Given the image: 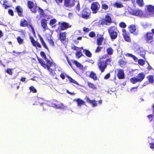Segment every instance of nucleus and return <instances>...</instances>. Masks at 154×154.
<instances>
[{
  "instance_id": "f257e3e1",
  "label": "nucleus",
  "mask_w": 154,
  "mask_h": 154,
  "mask_svg": "<svg viewBox=\"0 0 154 154\" xmlns=\"http://www.w3.org/2000/svg\"><path fill=\"white\" fill-rule=\"evenodd\" d=\"M27 6L32 13H36L37 8H38V12L40 15L42 17L45 16V14L43 10L40 7H38L37 4L36 3L34 4L32 1H28L27 2Z\"/></svg>"
},
{
  "instance_id": "f03ea898",
  "label": "nucleus",
  "mask_w": 154,
  "mask_h": 154,
  "mask_svg": "<svg viewBox=\"0 0 154 154\" xmlns=\"http://www.w3.org/2000/svg\"><path fill=\"white\" fill-rule=\"evenodd\" d=\"M151 31L146 32L143 35L144 40L148 44H152L154 43V29H152Z\"/></svg>"
},
{
  "instance_id": "7ed1b4c3",
  "label": "nucleus",
  "mask_w": 154,
  "mask_h": 154,
  "mask_svg": "<svg viewBox=\"0 0 154 154\" xmlns=\"http://www.w3.org/2000/svg\"><path fill=\"white\" fill-rule=\"evenodd\" d=\"M111 58L107 59L106 60H101L100 59L97 63L98 68L101 72H104L108 64V63H110L111 62Z\"/></svg>"
},
{
  "instance_id": "20e7f679",
  "label": "nucleus",
  "mask_w": 154,
  "mask_h": 154,
  "mask_svg": "<svg viewBox=\"0 0 154 154\" xmlns=\"http://www.w3.org/2000/svg\"><path fill=\"white\" fill-rule=\"evenodd\" d=\"M38 60L42 66L45 69H47L51 72H52L53 69L50 68V67L53 65V63L50 60H47V64L45 63V62L42 59L37 57Z\"/></svg>"
},
{
  "instance_id": "39448f33",
  "label": "nucleus",
  "mask_w": 154,
  "mask_h": 154,
  "mask_svg": "<svg viewBox=\"0 0 154 154\" xmlns=\"http://www.w3.org/2000/svg\"><path fill=\"white\" fill-rule=\"evenodd\" d=\"M145 75L142 72L138 74L136 77L131 78L130 81L133 84H135L137 82H141L145 78Z\"/></svg>"
},
{
  "instance_id": "423d86ee",
  "label": "nucleus",
  "mask_w": 154,
  "mask_h": 154,
  "mask_svg": "<svg viewBox=\"0 0 154 154\" xmlns=\"http://www.w3.org/2000/svg\"><path fill=\"white\" fill-rule=\"evenodd\" d=\"M91 10L89 9L86 8L82 11L81 14L79 15L84 19L88 20L91 18Z\"/></svg>"
},
{
  "instance_id": "0eeeda50",
  "label": "nucleus",
  "mask_w": 154,
  "mask_h": 154,
  "mask_svg": "<svg viewBox=\"0 0 154 154\" xmlns=\"http://www.w3.org/2000/svg\"><path fill=\"white\" fill-rule=\"evenodd\" d=\"M108 32L110 38L113 40L117 38L118 33L116 32L117 28L114 26H111L108 29Z\"/></svg>"
},
{
  "instance_id": "6e6552de",
  "label": "nucleus",
  "mask_w": 154,
  "mask_h": 154,
  "mask_svg": "<svg viewBox=\"0 0 154 154\" xmlns=\"http://www.w3.org/2000/svg\"><path fill=\"white\" fill-rule=\"evenodd\" d=\"M57 4L59 5L60 3H62L63 0H55ZM75 0H64V5L67 7L71 8L74 6L75 5Z\"/></svg>"
},
{
  "instance_id": "1a4fd4ad",
  "label": "nucleus",
  "mask_w": 154,
  "mask_h": 154,
  "mask_svg": "<svg viewBox=\"0 0 154 154\" xmlns=\"http://www.w3.org/2000/svg\"><path fill=\"white\" fill-rule=\"evenodd\" d=\"M109 15V14H107L104 18L101 20L100 23L101 25L102 26H109L113 22L111 17Z\"/></svg>"
},
{
  "instance_id": "9d476101",
  "label": "nucleus",
  "mask_w": 154,
  "mask_h": 154,
  "mask_svg": "<svg viewBox=\"0 0 154 154\" xmlns=\"http://www.w3.org/2000/svg\"><path fill=\"white\" fill-rule=\"evenodd\" d=\"M20 25L21 27H27L29 29L30 28L32 33L35 34V31L33 26L31 24L28 23V21L24 19H22L20 21Z\"/></svg>"
},
{
  "instance_id": "9b49d317",
  "label": "nucleus",
  "mask_w": 154,
  "mask_h": 154,
  "mask_svg": "<svg viewBox=\"0 0 154 154\" xmlns=\"http://www.w3.org/2000/svg\"><path fill=\"white\" fill-rule=\"evenodd\" d=\"M100 5L97 2H93L91 6V9L93 14H96L100 10Z\"/></svg>"
},
{
  "instance_id": "f8f14e48",
  "label": "nucleus",
  "mask_w": 154,
  "mask_h": 154,
  "mask_svg": "<svg viewBox=\"0 0 154 154\" xmlns=\"http://www.w3.org/2000/svg\"><path fill=\"white\" fill-rule=\"evenodd\" d=\"M122 35L125 40L128 42H131V41L129 32H127L125 29H123L122 30Z\"/></svg>"
},
{
  "instance_id": "ddd939ff",
  "label": "nucleus",
  "mask_w": 154,
  "mask_h": 154,
  "mask_svg": "<svg viewBox=\"0 0 154 154\" xmlns=\"http://www.w3.org/2000/svg\"><path fill=\"white\" fill-rule=\"evenodd\" d=\"M129 30L130 32L133 34L135 36H137L139 35V32L138 31H136L137 28L136 26L134 24H132L128 27Z\"/></svg>"
},
{
  "instance_id": "4468645a",
  "label": "nucleus",
  "mask_w": 154,
  "mask_h": 154,
  "mask_svg": "<svg viewBox=\"0 0 154 154\" xmlns=\"http://www.w3.org/2000/svg\"><path fill=\"white\" fill-rule=\"evenodd\" d=\"M131 14L133 15L141 17L143 16V12L139 9L133 10L130 12Z\"/></svg>"
},
{
  "instance_id": "2eb2a0df",
  "label": "nucleus",
  "mask_w": 154,
  "mask_h": 154,
  "mask_svg": "<svg viewBox=\"0 0 154 154\" xmlns=\"http://www.w3.org/2000/svg\"><path fill=\"white\" fill-rule=\"evenodd\" d=\"M66 34L65 32H60L59 33V38L60 42L63 44H64L66 41Z\"/></svg>"
},
{
  "instance_id": "dca6fc26",
  "label": "nucleus",
  "mask_w": 154,
  "mask_h": 154,
  "mask_svg": "<svg viewBox=\"0 0 154 154\" xmlns=\"http://www.w3.org/2000/svg\"><path fill=\"white\" fill-rule=\"evenodd\" d=\"M58 23L60 26V29L62 30H66L70 27V26H69V24L66 22L60 23L59 22Z\"/></svg>"
},
{
  "instance_id": "f3484780",
  "label": "nucleus",
  "mask_w": 154,
  "mask_h": 154,
  "mask_svg": "<svg viewBox=\"0 0 154 154\" xmlns=\"http://www.w3.org/2000/svg\"><path fill=\"white\" fill-rule=\"evenodd\" d=\"M53 104L54 105V106L57 108H63L64 106L63 104L60 103L57 100H54L53 101Z\"/></svg>"
},
{
  "instance_id": "a211bd4d",
  "label": "nucleus",
  "mask_w": 154,
  "mask_h": 154,
  "mask_svg": "<svg viewBox=\"0 0 154 154\" xmlns=\"http://www.w3.org/2000/svg\"><path fill=\"white\" fill-rule=\"evenodd\" d=\"M15 10L19 16L21 17L23 16V9L19 5L17 6L15 8Z\"/></svg>"
},
{
  "instance_id": "6ab92c4d",
  "label": "nucleus",
  "mask_w": 154,
  "mask_h": 154,
  "mask_svg": "<svg viewBox=\"0 0 154 154\" xmlns=\"http://www.w3.org/2000/svg\"><path fill=\"white\" fill-rule=\"evenodd\" d=\"M117 76L119 79H124L125 78V74L123 70L121 69H118Z\"/></svg>"
},
{
  "instance_id": "aec40b11",
  "label": "nucleus",
  "mask_w": 154,
  "mask_h": 154,
  "mask_svg": "<svg viewBox=\"0 0 154 154\" xmlns=\"http://www.w3.org/2000/svg\"><path fill=\"white\" fill-rule=\"evenodd\" d=\"M148 12L149 15L154 14V6L152 5H146Z\"/></svg>"
},
{
  "instance_id": "412c9836",
  "label": "nucleus",
  "mask_w": 154,
  "mask_h": 154,
  "mask_svg": "<svg viewBox=\"0 0 154 154\" xmlns=\"http://www.w3.org/2000/svg\"><path fill=\"white\" fill-rule=\"evenodd\" d=\"M41 25L42 27L45 30L47 29V20L46 19H42L41 21Z\"/></svg>"
},
{
  "instance_id": "4be33fe9",
  "label": "nucleus",
  "mask_w": 154,
  "mask_h": 154,
  "mask_svg": "<svg viewBox=\"0 0 154 154\" xmlns=\"http://www.w3.org/2000/svg\"><path fill=\"white\" fill-rule=\"evenodd\" d=\"M86 101L88 103L91 104L93 107H95L97 106V101L95 100H91L89 98L87 99Z\"/></svg>"
},
{
  "instance_id": "5701e85b",
  "label": "nucleus",
  "mask_w": 154,
  "mask_h": 154,
  "mask_svg": "<svg viewBox=\"0 0 154 154\" xmlns=\"http://www.w3.org/2000/svg\"><path fill=\"white\" fill-rule=\"evenodd\" d=\"M74 100L77 102V106L80 107H81L82 105H85V101L80 98H78L75 100Z\"/></svg>"
},
{
  "instance_id": "b1692460",
  "label": "nucleus",
  "mask_w": 154,
  "mask_h": 154,
  "mask_svg": "<svg viewBox=\"0 0 154 154\" xmlns=\"http://www.w3.org/2000/svg\"><path fill=\"white\" fill-rule=\"evenodd\" d=\"M73 63L77 67L79 68L80 69H83V66L81 64L78 62L77 60H75L73 61Z\"/></svg>"
},
{
  "instance_id": "393cba45",
  "label": "nucleus",
  "mask_w": 154,
  "mask_h": 154,
  "mask_svg": "<svg viewBox=\"0 0 154 154\" xmlns=\"http://www.w3.org/2000/svg\"><path fill=\"white\" fill-rule=\"evenodd\" d=\"M83 52L85 53V55L87 57H92V54L87 49H84L83 50Z\"/></svg>"
},
{
  "instance_id": "a878e982",
  "label": "nucleus",
  "mask_w": 154,
  "mask_h": 154,
  "mask_svg": "<svg viewBox=\"0 0 154 154\" xmlns=\"http://www.w3.org/2000/svg\"><path fill=\"white\" fill-rule=\"evenodd\" d=\"M127 62L124 61L123 60L121 59L119 60L118 61L119 64V66L121 67H123L126 64Z\"/></svg>"
},
{
  "instance_id": "bb28decb",
  "label": "nucleus",
  "mask_w": 154,
  "mask_h": 154,
  "mask_svg": "<svg viewBox=\"0 0 154 154\" xmlns=\"http://www.w3.org/2000/svg\"><path fill=\"white\" fill-rule=\"evenodd\" d=\"M39 38L42 44L43 47L45 48L47 50H48V48L46 44H45L43 38L40 35L39 36Z\"/></svg>"
},
{
  "instance_id": "cd10ccee",
  "label": "nucleus",
  "mask_w": 154,
  "mask_h": 154,
  "mask_svg": "<svg viewBox=\"0 0 154 154\" xmlns=\"http://www.w3.org/2000/svg\"><path fill=\"white\" fill-rule=\"evenodd\" d=\"M90 78L94 80H96L97 79V76L96 74L93 72H91L89 75Z\"/></svg>"
},
{
  "instance_id": "c85d7f7f",
  "label": "nucleus",
  "mask_w": 154,
  "mask_h": 154,
  "mask_svg": "<svg viewBox=\"0 0 154 154\" xmlns=\"http://www.w3.org/2000/svg\"><path fill=\"white\" fill-rule=\"evenodd\" d=\"M106 51L109 55H112L113 53V50L111 47H109L106 48Z\"/></svg>"
},
{
  "instance_id": "c756f323",
  "label": "nucleus",
  "mask_w": 154,
  "mask_h": 154,
  "mask_svg": "<svg viewBox=\"0 0 154 154\" xmlns=\"http://www.w3.org/2000/svg\"><path fill=\"white\" fill-rule=\"evenodd\" d=\"M16 39L17 42L19 45L22 44L24 42L23 39L21 38L20 36H17L16 38Z\"/></svg>"
},
{
  "instance_id": "7c9ffc66",
  "label": "nucleus",
  "mask_w": 154,
  "mask_h": 154,
  "mask_svg": "<svg viewBox=\"0 0 154 154\" xmlns=\"http://www.w3.org/2000/svg\"><path fill=\"white\" fill-rule=\"evenodd\" d=\"M76 57L77 59L80 58L81 57L83 56L81 51H77L75 54Z\"/></svg>"
},
{
  "instance_id": "2f4dec72",
  "label": "nucleus",
  "mask_w": 154,
  "mask_h": 154,
  "mask_svg": "<svg viewBox=\"0 0 154 154\" xmlns=\"http://www.w3.org/2000/svg\"><path fill=\"white\" fill-rule=\"evenodd\" d=\"M103 39V38L102 37L98 38L97 39V44L98 45H101Z\"/></svg>"
},
{
  "instance_id": "473e14b6",
  "label": "nucleus",
  "mask_w": 154,
  "mask_h": 154,
  "mask_svg": "<svg viewBox=\"0 0 154 154\" xmlns=\"http://www.w3.org/2000/svg\"><path fill=\"white\" fill-rule=\"evenodd\" d=\"M40 54L41 57L45 60L46 62H47V60H49L47 59L46 55L44 51H41L40 53Z\"/></svg>"
},
{
  "instance_id": "72a5a7b5",
  "label": "nucleus",
  "mask_w": 154,
  "mask_h": 154,
  "mask_svg": "<svg viewBox=\"0 0 154 154\" xmlns=\"http://www.w3.org/2000/svg\"><path fill=\"white\" fill-rule=\"evenodd\" d=\"M147 78L149 82L153 83L154 82V79L153 76L152 75H150L147 77Z\"/></svg>"
},
{
  "instance_id": "f704fd0d",
  "label": "nucleus",
  "mask_w": 154,
  "mask_h": 154,
  "mask_svg": "<svg viewBox=\"0 0 154 154\" xmlns=\"http://www.w3.org/2000/svg\"><path fill=\"white\" fill-rule=\"evenodd\" d=\"M114 6L117 8H122L123 7V5L120 2H116L114 4Z\"/></svg>"
},
{
  "instance_id": "c9c22d12",
  "label": "nucleus",
  "mask_w": 154,
  "mask_h": 154,
  "mask_svg": "<svg viewBox=\"0 0 154 154\" xmlns=\"http://www.w3.org/2000/svg\"><path fill=\"white\" fill-rule=\"evenodd\" d=\"M66 77L68 78V79L69 80L70 82L72 83H73L77 85H78V82L75 80L73 79L71 77L69 76L68 75H66Z\"/></svg>"
},
{
  "instance_id": "e433bc0d",
  "label": "nucleus",
  "mask_w": 154,
  "mask_h": 154,
  "mask_svg": "<svg viewBox=\"0 0 154 154\" xmlns=\"http://www.w3.org/2000/svg\"><path fill=\"white\" fill-rule=\"evenodd\" d=\"M32 45L36 47H37L39 48H41V46L40 44L37 41H35L33 43H32Z\"/></svg>"
},
{
  "instance_id": "4c0bfd02",
  "label": "nucleus",
  "mask_w": 154,
  "mask_h": 154,
  "mask_svg": "<svg viewBox=\"0 0 154 154\" xmlns=\"http://www.w3.org/2000/svg\"><path fill=\"white\" fill-rule=\"evenodd\" d=\"M136 2L140 7H143L144 5L143 0H137Z\"/></svg>"
},
{
  "instance_id": "58836bf2",
  "label": "nucleus",
  "mask_w": 154,
  "mask_h": 154,
  "mask_svg": "<svg viewBox=\"0 0 154 154\" xmlns=\"http://www.w3.org/2000/svg\"><path fill=\"white\" fill-rule=\"evenodd\" d=\"M88 85L90 88H91L93 89H95L97 88L96 86L93 83L90 82H88Z\"/></svg>"
},
{
  "instance_id": "ea45409f",
  "label": "nucleus",
  "mask_w": 154,
  "mask_h": 154,
  "mask_svg": "<svg viewBox=\"0 0 154 154\" xmlns=\"http://www.w3.org/2000/svg\"><path fill=\"white\" fill-rule=\"evenodd\" d=\"M57 22V20L55 19H52L50 20L49 22V24L52 26L54 24Z\"/></svg>"
},
{
  "instance_id": "a19ab883",
  "label": "nucleus",
  "mask_w": 154,
  "mask_h": 154,
  "mask_svg": "<svg viewBox=\"0 0 154 154\" xmlns=\"http://www.w3.org/2000/svg\"><path fill=\"white\" fill-rule=\"evenodd\" d=\"M138 63L141 66H143L145 64V61L142 59H140L138 60Z\"/></svg>"
},
{
  "instance_id": "79ce46f5",
  "label": "nucleus",
  "mask_w": 154,
  "mask_h": 154,
  "mask_svg": "<svg viewBox=\"0 0 154 154\" xmlns=\"http://www.w3.org/2000/svg\"><path fill=\"white\" fill-rule=\"evenodd\" d=\"M101 8L102 9L106 10L109 8V6L108 5L105 3L102 4L101 5Z\"/></svg>"
},
{
  "instance_id": "37998d69",
  "label": "nucleus",
  "mask_w": 154,
  "mask_h": 154,
  "mask_svg": "<svg viewBox=\"0 0 154 154\" xmlns=\"http://www.w3.org/2000/svg\"><path fill=\"white\" fill-rule=\"evenodd\" d=\"M29 90L31 92L33 93H35L37 92V91L36 89L33 86H31L29 87Z\"/></svg>"
},
{
  "instance_id": "c03bdc74",
  "label": "nucleus",
  "mask_w": 154,
  "mask_h": 154,
  "mask_svg": "<svg viewBox=\"0 0 154 154\" xmlns=\"http://www.w3.org/2000/svg\"><path fill=\"white\" fill-rule=\"evenodd\" d=\"M119 26L122 28H125L127 26L126 24L124 22H121L119 23Z\"/></svg>"
},
{
  "instance_id": "a18cd8bd",
  "label": "nucleus",
  "mask_w": 154,
  "mask_h": 154,
  "mask_svg": "<svg viewBox=\"0 0 154 154\" xmlns=\"http://www.w3.org/2000/svg\"><path fill=\"white\" fill-rule=\"evenodd\" d=\"M145 54V52L144 51H140L139 52V55L142 58H144L145 60H146Z\"/></svg>"
},
{
  "instance_id": "49530a36",
  "label": "nucleus",
  "mask_w": 154,
  "mask_h": 154,
  "mask_svg": "<svg viewBox=\"0 0 154 154\" xmlns=\"http://www.w3.org/2000/svg\"><path fill=\"white\" fill-rule=\"evenodd\" d=\"M102 48V47H100L99 46H97L96 49L95 50V53H97L101 51V50Z\"/></svg>"
},
{
  "instance_id": "de8ad7c7",
  "label": "nucleus",
  "mask_w": 154,
  "mask_h": 154,
  "mask_svg": "<svg viewBox=\"0 0 154 154\" xmlns=\"http://www.w3.org/2000/svg\"><path fill=\"white\" fill-rule=\"evenodd\" d=\"M12 69L8 68L6 69V72L10 75H12L13 74L12 72Z\"/></svg>"
},
{
  "instance_id": "09e8293b",
  "label": "nucleus",
  "mask_w": 154,
  "mask_h": 154,
  "mask_svg": "<svg viewBox=\"0 0 154 154\" xmlns=\"http://www.w3.org/2000/svg\"><path fill=\"white\" fill-rule=\"evenodd\" d=\"M96 35L95 32L94 31H91L89 32V36L91 38H94Z\"/></svg>"
},
{
  "instance_id": "8fccbe9b",
  "label": "nucleus",
  "mask_w": 154,
  "mask_h": 154,
  "mask_svg": "<svg viewBox=\"0 0 154 154\" xmlns=\"http://www.w3.org/2000/svg\"><path fill=\"white\" fill-rule=\"evenodd\" d=\"M151 140L152 142H154V140L152 138H151ZM149 145H150V148L151 149H154V143H149Z\"/></svg>"
},
{
  "instance_id": "3c124183",
  "label": "nucleus",
  "mask_w": 154,
  "mask_h": 154,
  "mask_svg": "<svg viewBox=\"0 0 154 154\" xmlns=\"http://www.w3.org/2000/svg\"><path fill=\"white\" fill-rule=\"evenodd\" d=\"M8 12V14L11 16H14V11L12 10L11 9H9Z\"/></svg>"
},
{
  "instance_id": "603ef678",
  "label": "nucleus",
  "mask_w": 154,
  "mask_h": 154,
  "mask_svg": "<svg viewBox=\"0 0 154 154\" xmlns=\"http://www.w3.org/2000/svg\"><path fill=\"white\" fill-rule=\"evenodd\" d=\"M83 30L85 32H88L90 31V29L89 28L85 27L83 28Z\"/></svg>"
},
{
  "instance_id": "864d4df0",
  "label": "nucleus",
  "mask_w": 154,
  "mask_h": 154,
  "mask_svg": "<svg viewBox=\"0 0 154 154\" xmlns=\"http://www.w3.org/2000/svg\"><path fill=\"white\" fill-rule=\"evenodd\" d=\"M138 87V86H137L136 87H133L130 89V91L131 92H132L133 91H137V89Z\"/></svg>"
},
{
  "instance_id": "5fc2aeb1",
  "label": "nucleus",
  "mask_w": 154,
  "mask_h": 154,
  "mask_svg": "<svg viewBox=\"0 0 154 154\" xmlns=\"http://www.w3.org/2000/svg\"><path fill=\"white\" fill-rule=\"evenodd\" d=\"M110 73H109L107 74H106L105 75V76L104 77V78L105 79H108L110 77Z\"/></svg>"
},
{
  "instance_id": "6e6d98bb",
  "label": "nucleus",
  "mask_w": 154,
  "mask_h": 154,
  "mask_svg": "<svg viewBox=\"0 0 154 154\" xmlns=\"http://www.w3.org/2000/svg\"><path fill=\"white\" fill-rule=\"evenodd\" d=\"M50 45L51 46L54 45V43L53 40L52 39H50L49 40L48 42Z\"/></svg>"
},
{
  "instance_id": "4d7b16f0",
  "label": "nucleus",
  "mask_w": 154,
  "mask_h": 154,
  "mask_svg": "<svg viewBox=\"0 0 154 154\" xmlns=\"http://www.w3.org/2000/svg\"><path fill=\"white\" fill-rule=\"evenodd\" d=\"M71 48L73 50L77 51L78 50V49H79V48L74 45H73V46H71Z\"/></svg>"
},
{
  "instance_id": "13d9d810",
  "label": "nucleus",
  "mask_w": 154,
  "mask_h": 154,
  "mask_svg": "<svg viewBox=\"0 0 154 154\" xmlns=\"http://www.w3.org/2000/svg\"><path fill=\"white\" fill-rule=\"evenodd\" d=\"M76 10H78L79 11L80 9V4L78 2L77 5L76 7Z\"/></svg>"
},
{
  "instance_id": "bf43d9fd",
  "label": "nucleus",
  "mask_w": 154,
  "mask_h": 154,
  "mask_svg": "<svg viewBox=\"0 0 154 154\" xmlns=\"http://www.w3.org/2000/svg\"><path fill=\"white\" fill-rule=\"evenodd\" d=\"M153 117V115L152 114H151V115H148L147 116V117H148V118L150 119H151V120H150V122H151L152 120V118Z\"/></svg>"
},
{
  "instance_id": "052dcab7",
  "label": "nucleus",
  "mask_w": 154,
  "mask_h": 154,
  "mask_svg": "<svg viewBox=\"0 0 154 154\" xmlns=\"http://www.w3.org/2000/svg\"><path fill=\"white\" fill-rule=\"evenodd\" d=\"M60 76L63 79H64L65 78V75L62 73H61L60 75Z\"/></svg>"
},
{
  "instance_id": "680f3d73",
  "label": "nucleus",
  "mask_w": 154,
  "mask_h": 154,
  "mask_svg": "<svg viewBox=\"0 0 154 154\" xmlns=\"http://www.w3.org/2000/svg\"><path fill=\"white\" fill-rule=\"evenodd\" d=\"M66 58H67V62H68V63H69V65L72 68V65L71 62H70V60H69V59L67 57Z\"/></svg>"
},
{
  "instance_id": "e2e57ef3",
  "label": "nucleus",
  "mask_w": 154,
  "mask_h": 154,
  "mask_svg": "<svg viewBox=\"0 0 154 154\" xmlns=\"http://www.w3.org/2000/svg\"><path fill=\"white\" fill-rule=\"evenodd\" d=\"M30 39L32 44L35 41L34 38L32 37H30Z\"/></svg>"
},
{
  "instance_id": "0e129e2a",
  "label": "nucleus",
  "mask_w": 154,
  "mask_h": 154,
  "mask_svg": "<svg viewBox=\"0 0 154 154\" xmlns=\"http://www.w3.org/2000/svg\"><path fill=\"white\" fill-rule=\"evenodd\" d=\"M108 55L106 54L103 55L102 56V57L100 59H101V60H103V59H105L108 57Z\"/></svg>"
},
{
  "instance_id": "69168bd1",
  "label": "nucleus",
  "mask_w": 154,
  "mask_h": 154,
  "mask_svg": "<svg viewBox=\"0 0 154 154\" xmlns=\"http://www.w3.org/2000/svg\"><path fill=\"white\" fill-rule=\"evenodd\" d=\"M126 55L127 57H130L132 58L134 55L131 54L127 53L126 54Z\"/></svg>"
},
{
  "instance_id": "338daca9",
  "label": "nucleus",
  "mask_w": 154,
  "mask_h": 154,
  "mask_svg": "<svg viewBox=\"0 0 154 154\" xmlns=\"http://www.w3.org/2000/svg\"><path fill=\"white\" fill-rule=\"evenodd\" d=\"M126 55L127 57H130L132 58L134 55L131 54L127 53L126 54Z\"/></svg>"
},
{
  "instance_id": "774afa93",
  "label": "nucleus",
  "mask_w": 154,
  "mask_h": 154,
  "mask_svg": "<svg viewBox=\"0 0 154 154\" xmlns=\"http://www.w3.org/2000/svg\"><path fill=\"white\" fill-rule=\"evenodd\" d=\"M132 58L136 62L138 60L137 58L134 55L133 56Z\"/></svg>"
}]
</instances>
